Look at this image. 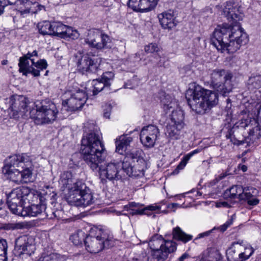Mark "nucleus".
Returning <instances> with one entry per match:
<instances>
[{"instance_id":"4c0bfd02","label":"nucleus","mask_w":261,"mask_h":261,"mask_svg":"<svg viewBox=\"0 0 261 261\" xmlns=\"http://www.w3.org/2000/svg\"><path fill=\"white\" fill-rule=\"evenodd\" d=\"M66 27V25L60 22H53L51 35L58 36L61 38V36H63Z\"/></svg>"},{"instance_id":"b1692460","label":"nucleus","mask_w":261,"mask_h":261,"mask_svg":"<svg viewBox=\"0 0 261 261\" xmlns=\"http://www.w3.org/2000/svg\"><path fill=\"white\" fill-rule=\"evenodd\" d=\"M147 169V163H145V167L142 168L141 165L136 163L133 166L127 163V161L123 162V170L126 175L130 177H142L144 175V172Z\"/></svg>"},{"instance_id":"ea45409f","label":"nucleus","mask_w":261,"mask_h":261,"mask_svg":"<svg viewBox=\"0 0 261 261\" xmlns=\"http://www.w3.org/2000/svg\"><path fill=\"white\" fill-rule=\"evenodd\" d=\"M248 88L251 90L261 88V75L251 76L248 81Z\"/></svg>"},{"instance_id":"09e8293b","label":"nucleus","mask_w":261,"mask_h":261,"mask_svg":"<svg viewBox=\"0 0 261 261\" xmlns=\"http://www.w3.org/2000/svg\"><path fill=\"white\" fill-rule=\"evenodd\" d=\"M61 213V211H57V212H53L51 214L49 215L47 212H45L46 216L49 219H53L54 218H59V213Z\"/></svg>"},{"instance_id":"052dcab7","label":"nucleus","mask_w":261,"mask_h":261,"mask_svg":"<svg viewBox=\"0 0 261 261\" xmlns=\"http://www.w3.org/2000/svg\"><path fill=\"white\" fill-rule=\"evenodd\" d=\"M242 170H243V171L245 172L247 170V167L243 165L242 167Z\"/></svg>"},{"instance_id":"c03bdc74","label":"nucleus","mask_w":261,"mask_h":261,"mask_svg":"<svg viewBox=\"0 0 261 261\" xmlns=\"http://www.w3.org/2000/svg\"><path fill=\"white\" fill-rule=\"evenodd\" d=\"M145 50L148 53H153L158 52L159 50V47L155 43H150L145 47Z\"/></svg>"},{"instance_id":"680f3d73","label":"nucleus","mask_w":261,"mask_h":261,"mask_svg":"<svg viewBox=\"0 0 261 261\" xmlns=\"http://www.w3.org/2000/svg\"><path fill=\"white\" fill-rule=\"evenodd\" d=\"M201 195H202V194H201V192H199V191H198V192H197V196H201Z\"/></svg>"},{"instance_id":"bb28decb","label":"nucleus","mask_w":261,"mask_h":261,"mask_svg":"<svg viewBox=\"0 0 261 261\" xmlns=\"http://www.w3.org/2000/svg\"><path fill=\"white\" fill-rule=\"evenodd\" d=\"M32 196H33V194L30 192L29 188L20 187L12 190L8 195L7 199H24L26 197V199H27L28 197H31Z\"/></svg>"},{"instance_id":"5701e85b","label":"nucleus","mask_w":261,"mask_h":261,"mask_svg":"<svg viewBox=\"0 0 261 261\" xmlns=\"http://www.w3.org/2000/svg\"><path fill=\"white\" fill-rule=\"evenodd\" d=\"M16 10L22 17H27L32 12H36L33 6V2L30 0H16L14 3Z\"/></svg>"},{"instance_id":"338daca9","label":"nucleus","mask_w":261,"mask_h":261,"mask_svg":"<svg viewBox=\"0 0 261 261\" xmlns=\"http://www.w3.org/2000/svg\"><path fill=\"white\" fill-rule=\"evenodd\" d=\"M226 137H227V138H229L228 136L227 135H226Z\"/></svg>"},{"instance_id":"72a5a7b5","label":"nucleus","mask_w":261,"mask_h":261,"mask_svg":"<svg viewBox=\"0 0 261 261\" xmlns=\"http://www.w3.org/2000/svg\"><path fill=\"white\" fill-rule=\"evenodd\" d=\"M182 127H178V124H174L171 123L167 125L166 134L171 138L177 139L180 134V130Z\"/></svg>"},{"instance_id":"49530a36","label":"nucleus","mask_w":261,"mask_h":261,"mask_svg":"<svg viewBox=\"0 0 261 261\" xmlns=\"http://www.w3.org/2000/svg\"><path fill=\"white\" fill-rule=\"evenodd\" d=\"M232 222L233 219L231 218V219L227 221L224 224L220 226L219 229L221 231L223 232L225 231L227 229V228L232 224Z\"/></svg>"},{"instance_id":"bf43d9fd","label":"nucleus","mask_w":261,"mask_h":261,"mask_svg":"<svg viewBox=\"0 0 261 261\" xmlns=\"http://www.w3.org/2000/svg\"><path fill=\"white\" fill-rule=\"evenodd\" d=\"M7 63H8V61L6 60H4L2 61V64L4 65H6L7 64Z\"/></svg>"},{"instance_id":"f03ea898","label":"nucleus","mask_w":261,"mask_h":261,"mask_svg":"<svg viewBox=\"0 0 261 261\" xmlns=\"http://www.w3.org/2000/svg\"><path fill=\"white\" fill-rule=\"evenodd\" d=\"M9 109L12 112V116L15 119L19 117L26 118L30 117L34 120L37 124L49 123L53 122L57 117L58 110L54 102L45 99L39 103H36V108L30 109L31 103L29 99L21 95H13L10 98Z\"/></svg>"},{"instance_id":"4468645a","label":"nucleus","mask_w":261,"mask_h":261,"mask_svg":"<svg viewBox=\"0 0 261 261\" xmlns=\"http://www.w3.org/2000/svg\"><path fill=\"white\" fill-rule=\"evenodd\" d=\"M70 97L63 101L64 106H67L71 111H75L82 108L87 99V95L84 90L77 88L70 90Z\"/></svg>"},{"instance_id":"f8f14e48","label":"nucleus","mask_w":261,"mask_h":261,"mask_svg":"<svg viewBox=\"0 0 261 261\" xmlns=\"http://www.w3.org/2000/svg\"><path fill=\"white\" fill-rule=\"evenodd\" d=\"M85 42L89 47L101 49L111 47L110 37L103 34L100 30L95 29L90 30L88 32Z\"/></svg>"},{"instance_id":"f3484780","label":"nucleus","mask_w":261,"mask_h":261,"mask_svg":"<svg viewBox=\"0 0 261 261\" xmlns=\"http://www.w3.org/2000/svg\"><path fill=\"white\" fill-rule=\"evenodd\" d=\"M32 237L26 235L17 238L15 242V251L19 256L22 254L31 255L34 252L35 246Z\"/></svg>"},{"instance_id":"423d86ee","label":"nucleus","mask_w":261,"mask_h":261,"mask_svg":"<svg viewBox=\"0 0 261 261\" xmlns=\"http://www.w3.org/2000/svg\"><path fill=\"white\" fill-rule=\"evenodd\" d=\"M29 161V157L25 153L12 155L6 160L2 172L11 180L20 184L21 168H24L25 164Z\"/></svg>"},{"instance_id":"cd10ccee","label":"nucleus","mask_w":261,"mask_h":261,"mask_svg":"<svg viewBox=\"0 0 261 261\" xmlns=\"http://www.w3.org/2000/svg\"><path fill=\"white\" fill-rule=\"evenodd\" d=\"M24 199H7V203L10 211L14 214L20 216L23 209Z\"/></svg>"},{"instance_id":"2f4dec72","label":"nucleus","mask_w":261,"mask_h":261,"mask_svg":"<svg viewBox=\"0 0 261 261\" xmlns=\"http://www.w3.org/2000/svg\"><path fill=\"white\" fill-rule=\"evenodd\" d=\"M244 192L243 188L239 185L232 186L229 189L226 190L225 195L228 196L232 199H238L241 200L242 193Z\"/></svg>"},{"instance_id":"4be33fe9","label":"nucleus","mask_w":261,"mask_h":261,"mask_svg":"<svg viewBox=\"0 0 261 261\" xmlns=\"http://www.w3.org/2000/svg\"><path fill=\"white\" fill-rule=\"evenodd\" d=\"M158 17L160 24L164 29L171 30L177 24L175 13L171 10L159 14Z\"/></svg>"},{"instance_id":"79ce46f5","label":"nucleus","mask_w":261,"mask_h":261,"mask_svg":"<svg viewBox=\"0 0 261 261\" xmlns=\"http://www.w3.org/2000/svg\"><path fill=\"white\" fill-rule=\"evenodd\" d=\"M244 192L242 193V198H241L242 200H248V199L253 197L254 196H255L257 194V190L252 187L250 188H243Z\"/></svg>"},{"instance_id":"e433bc0d","label":"nucleus","mask_w":261,"mask_h":261,"mask_svg":"<svg viewBox=\"0 0 261 261\" xmlns=\"http://www.w3.org/2000/svg\"><path fill=\"white\" fill-rule=\"evenodd\" d=\"M37 27L40 34L51 35L52 22L47 21L40 22Z\"/></svg>"},{"instance_id":"58836bf2","label":"nucleus","mask_w":261,"mask_h":261,"mask_svg":"<svg viewBox=\"0 0 261 261\" xmlns=\"http://www.w3.org/2000/svg\"><path fill=\"white\" fill-rule=\"evenodd\" d=\"M79 37V34L77 30H73V29L70 27L67 26L64 30L63 36H61V38L65 39H76Z\"/></svg>"},{"instance_id":"393cba45","label":"nucleus","mask_w":261,"mask_h":261,"mask_svg":"<svg viewBox=\"0 0 261 261\" xmlns=\"http://www.w3.org/2000/svg\"><path fill=\"white\" fill-rule=\"evenodd\" d=\"M46 206L42 203L32 204L30 206L24 207L20 216H33L35 217L45 212Z\"/></svg>"},{"instance_id":"2eb2a0df","label":"nucleus","mask_w":261,"mask_h":261,"mask_svg":"<svg viewBox=\"0 0 261 261\" xmlns=\"http://www.w3.org/2000/svg\"><path fill=\"white\" fill-rule=\"evenodd\" d=\"M75 59L77 69L82 73H95L97 71L99 64L89 55L79 53L75 56Z\"/></svg>"},{"instance_id":"e2e57ef3","label":"nucleus","mask_w":261,"mask_h":261,"mask_svg":"<svg viewBox=\"0 0 261 261\" xmlns=\"http://www.w3.org/2000/svg\"><path fill=\"white\" fill-rule=\"evenodd\" d=\"M158 64L159 65V66H160L163 65V64L161 63V61L159 63H158Z\"/></svg>"},{"instance_id":"c9c22d12","label":"nucleus","mask_w":261,"mask_h":261,"mask_svg":"<svg viewBox=\"0 0 261 261\" xmlns=\"http://www.w3.org/2000/svg\"><path fill=\"white\" fill-rule=\"evenodd\" d=\"M161 210V206L160 204L155 203L148 205L144 207L143 209L138 211L136 213L140 215H147L148 216H151L153 215V217H155V215L153 214L151 212L158 211Z\"/></svg>"},{"instance_id":"20e7f679","label":"nucleus","mask_w":261,"mask_h":261,"mask_svg":"<svg viewBox=\"0 0 261 261\" xmlns=\"http://www.w3.org/2000/svg\"><path fill=\"white\" fill-rule=\"evenodd\" d=\"M188 103L193 111L198 114L205 111L218 102V95L215 92L204 89L198 85H193L187 91Z\"/></svg>"},{"instance_id":"7ed1b4c3","label":"nucleus","mask_w":261,"mask_h":261,"mask_svg":"<svg viewBox=\"0 0 261 261\" xmlns=\"http://www.w3.org/2000/svg\"><path fill=\"white\" fill-rule=\"evenodd\" d=\"M247 34L239 22L218 26L211 38L212 44L218 50L233 54L248 42Z\"/></svg>"},{"instance_id":"37998d69","label":"nucleus","mask_w":261,"mask_h":261,"mask_svg":"<svg viewBox=\"0 0 261 261\" xmlns=\"http://www.w3.org/2000/svg\"><path fill=\"white\" fill-rule=\"evenodd\" d=\"M7 243L6 240H0V261H7Z\"/></svg>"},{"instance_id":"6ab92c4d","label":"nucleus","mask_w":261,"mask_h":261,"mask_svg":"<svg viewBox=\"0 0 261 261\" xmlns=\"http://www.w3.org/2000/svg\"><path fill=\"white\" fill-rule=\"evenodd\" d=\"M222 14L231 23L239 22L243 18L242 8L238 4L227 2L223 8Z\"/></svg>"},{"instance_id":"a19ab883","label":"nucleus","mask_w":261,"mask_h":261,"mask_svg":"<svg viewBox=\"0 0 261 261\" xmlns=\"http://www.w3.org/2000/svg\"><path fill=\"white\" fill-rule=\"evenodd\" d=\"M32 179V171L26 167V163L24 165V168H21V182L27 183L31 182Z\"/></svg>"},{"instance_id":"6e6552de","label":"nucleus","mask_w":261,"mask_h":261,"mask_svg":"<svg viewBox=\"0 0 261 261\" xmlns=\"http://www.w3.org/2000/svg\"><path fill=\"white\" fill-rule=\"evenodd\" d=\"M75 188L76 189L71 190L70 194L66 197L70 205L86 207L94 202L95 199L90 189L82 181L76 183Z\"/></svg>"},{"instance_id":"a18cd8bd","label":"nucleus","mask_w":261,"mask_h":261,"mask_svg":"<svg viewBox=\"0 0 261 261\" xmlns=\"http://www.w3.org/2000/svg\"><path fill=\"white\" fill-rule=\"evenodd\" d=\"M33 7H34V9H35L36 12H32V14H36L38 13L39 11L45 9L44 6L39 4L38 3L35 1L33 2Z\"/></svg>"},{"instance_id":"69168bd1","label":"nucleus","mask_w":261,"mask_h":261,"mask_svg":"<svg viewBox=\"0 0 261 261\" xmlns=\"http://www.w3.org/2000/svg\"><path fill=\"white\" fill-rule=\"evenodd\" d=\"M47 72H48V71H46L45 72V75H47Z\"/></svg>"},{"instance_id":"6e6d98bb","label":"nucleus","mask_w":261,"mask_h":261,"mask_svg":"<svg viewBox=\"0 0 261 261\" xmlns=\"http://www.w3.org/2000/svg\"><path fill=\"white\" fill-rule=\"evenodd\" d=\"M189 258V255L188 253H184L179 258L178 261H185L186 259Z\"/></svg>"},{"instance_id":"0eeeda50","label":"nucleus","mask_w":261,"mask_h":261,"mask_svg":"<svg viewBox=\"0 0 261 261\" xmlns=\"http://www.w3.org/2000/svg\"><path fill=\"white\" fill-rule=\"evenodd\" d=\"M38 57V54L36 50L31 53L28 52L20 57L18 63L19 72L25 75L28 73H31L34 76H39L40 71L46 69L48 65L45 59H40L35 62V58Z\"/></svg>"},{"instance_id":"ddd939ff","label":"nucleus","mask_w":261,"mask_h":261,"mask_svg":"<svg viewBox=\"0 0 261 261\" xmlns=\"http://www.w3.org/2000/svg\"><path fill=\"white\" fill-rule=\"evenodd\" d=\"M163 108L166 113L172 111L171 121L169 123L174 124H178V127H183L184 123V113L183 111L180 109L173 110L177 106L176 102L174 99H172L169 95L165 96V98L162 100Z\"/></svg>"},{"instance_id":"9d476101","label":"nucleus","mask_w":261,"mask_h":261,"mask_svg":"<svg viewBox=\"0 0 261 261\" xmlns=\"http://www.w3.org/2000/svg\"><path fill=\"white\" fill-rule=\"evenodd\" d=\"M113 245L112 241L106 239L101 230L96 228L90 230L85 241L86 250L92 253H98L103 248H109Z\"/></svg>"},{"instance_id":"c756f323","label":"nucleus","mask_w":261,"mask_h":261,"mask_svg":"<svg viewBox=\"0 0 261 261\" xmlns=\"http://www.w3.org/2000/svg\"><path fill=\"white\" fill-rule=\"evenodd\" d=\"M144 152L141 149H133L127 154V158L131 159L134 162L136 161L137 163L139 164L142 168L145 167L146 161L143 158Z\"/></svg>"},{"instance_id":"a211bd4d","label":"nucleus","mask_w":261,"mask_h":261,"mask_svg":"<svg viewBox=\"0 0 261 261\" xmlns=\"http://www.w3.org/2000/svg\"><path fill=\"white\" fill-rule=\"evenodd\" d=\"M114 73L111 71L104 72L100 79L93 81V94L96 95L99 92L104 91L106 92H110L111 83L113 81Z\"/></svg>"},{"instance_id":"c85d7f7f","label":"nucleus","mask_w":261,"mask_h":261,"mask_svg":"<svg viewBox=\"0 0 261 261\" xmlns=\"http://www.w3.org/2000/svg\"><path fill=\"white\" fill-rule=\"evenodd\" d=\"M132 141V138L130 137L120 136L116 141V151L120 154H123Z\"/></svg>"},{"instance_id":"39448f33","label":"nucleus","mask_w":261,"mask_h":261,"mask_svg":"<svg viewBox=\"0 0 261 261\" xmlns=\"http://www.w3.org/2000/svg\"><path fill=\"white\" fill-rule=\"evenodd\" d=\"M152 256L147 261H164L169 254L176 250V244L173 241L165 240L161 236H154L149 243Z\"/></svg>"},{"instance_id":"603ef678","label":"nucleus","mask_w":261,"mask_h":261,"mask_svg":"<svg viewBox=\"0 0 261 261\" xmlns=\"http://www.w3.org/2000/svg\"><path fill=\"white\" fill-rule=\"evenodd\" d=\"M214 229H215V228H214ZM213 230V229L210 230L208 231H206L205 232H202V233H200L198 235L197 237L195 239H200L202 238L207 237L212 232Z\"/></svg>"},{"instance_id":"3c124183","label":"nucleus","mask_w":261,"mask_h":261,"mask_svg":"<svg viewBox=\"0 0 261 261\" xmlns=\"http://www.w3.org/2000/svg\"><path fill=\"white\" fill-rule=\"evenodd\" d=\"M180 72L185 74H190L191 72V67L189 65L184 67L181 69Z\"/></svg>"},{"instance_id":"473e14b6","label":"nucleus","mask_w":261,"mask_h":261,"mask_svg":"<svg viewBox=\"0 0 261 261\" xmlns=\"http://www.w3.org/2000/svg\"><path fill=\"white\" fill-rule=\"evenodd\" d=\"M199 152L200 150L197 149L192 151L190 153L185 155L176 167V169L173 171V174H177L179 172L180 170H182L185 167L191 158L194 154L198 153Z\"/></svg>"},{"instance_id":"13d9d810","label":"nucleus","mask_w":261,"mask_h":261,"mask_svg":"<svg viewBox=\"0 0 261 261\" xmlns=\"http://www.w3.org/2000/svg\"><path fill=\"white\" fill-rule=\"evenodd\" d=\"M171 205H172V208H174V207H176L177 206L179 205V204H178L177 203H173L171 204Z\"/></svg>"},{"instance_id":"864d4df0","label":"nucleus","mask_w":261,"mask_h":261,"mask_svg":"<svg viewBox=\"0 0 261 261\" xmlns=\"http://www.w3.org/2000/svg\"><path fill=\"white\" fill-rule=\"evenodd\" d=\"M17 225L16 224H8L5 226V229L7 230H14L18 228Z\"/></svg>"},{"instance_id":"5fc2aeb1","label":"nucleus","mask_w":261,"mask_h":261,"mask_svg":"<svg viewBox=\"0 0 261 261\" xmlns=\"http://www.w3.org/2000/svg\"><path fill=\"white\" fill-rule=\"evenodd\" d=\"M50 259V258L49 256H46L45 254H43L38 260L35 261H49Z\"/></svg>"},{"instance_id":"4d7b16f0","label":"nucleus","mask_w":261,"mask_h":261,"mask_svg":"<svg viewBox=\"0 0 261 261\" xmlns=\"http://www.w3.org/2000/svg\"><path fill=\"white\" fill-rule=\"evenodd\" d=\"M103 116L106 118H109L110 116V113L109 112H105L103 114Z\"/></svg>"},{"instance_id":"8fccbe9b","label":"nucleus","mask_w":261,"mask_h":261,"mask_svg":"<svg viewBox=\"0 0 261 261\" xmlns=\"http://www.w3.org/2000/svg\"><path fill=\"white\" fill-rule=\"evenodd\" d=\"M259 199L253 197L247 200V203L250 205H256L259 203Z\"/></svg>"},{"instance_id":"de8ad7c7","label":"nucleus","mask_w":261,"mask_h":261,"mask_svg":"<svg viewBox=\"0 0 261 261\" xmlns=\"http://www.w3.org/2000/svg\"><path fill=\"white\" fill-rule=\"evenodd\" d=\"M8 4L12 5L13 3H11L9 1H0V15L4 13L5 7L7 6Z\"/></svg>"},{"instance_id":"9b49d317","label":"nucleus","mask_w":261,"mask_h":261,"mask_svg":"<svg viewBox=\"0 0 261 261\" xmlns=\"http://www.w3.org/2000/svg\"><path fill=\"white\" fill-rule=\"evenodd\" d=\"M254 249L249 245L244 244L243 241L233 242L226 250L229 261H245L253 253Z\"/></svg>"},{"instance_id":"dca6fc26","label":"nucleus","mask_w":261,"mask_h":261,"mask_svg":"<svg viewBox=\"0 0 261 261\" xmlns=\"http://www.w3.org/2000/svg\"><path fill=\"white\" fill-rule=\"evenodd\" d=\"M160 136L159 129L154 125H148L142 128L140 134V139L142 144L148 148L154 146Z\"/></svg>"},{"instance_id":"aec40b11","label":"nucleus","mask_w":261,"mask_h":261,"mask_svg":"<svg viewBox=\"0 0 261 261\" xmlns=\"http://www.w3.org/2000/svg\"><path fill=\"white\" fill-rule=\"evenodd\" d=\"M244 127L249 128L248 139L252 143L261 137V125L258 121L254 118H247L245 120Z\"/></svg>"},{"instance_id":"1a4fd4ad","label":"nucleus","mask_w":261,"mask_h":261,"mask_svg":"<svg viewBox=\"0 0 261 261\" xmlns=\"http://www.w3.org/2000/svg\"><path fill=\"white\" fill-rule=\"evenodd\" d=\"M232 73L224 69H215L211 73V84L223 96H226L233 88Z\"/></svg>"},{"instance_id":"f257e3e1","label":"nucleus","mask_w":261,"mask_h":261,"mask_svg":"<svg viewBox=\"0 0 261 261\" xmlns=\"http://www.w3.org/2000/svg\"><path fill=\"white\" fill-rule=\"evenodd\" d=\"M83 135L81 152L83 159L93 171L98 168L99 177L103 182L121 179L124 173L123 162H109L102 164L105 151L104 144L100 140L101 135L97 130H89Z\"/></svg>"},{"instance_id":"412c9836","label":"nucleus","mask_w":261,"mask_h":261,"mask_svg":"<svg viewBox=\"0 0 261 261\" xmlns=\"http://www.w3.org/2000/svg\"><path fill=\"white\" fill-rule=\"evenodd\" d=\"M159 0H129L128 6L137 12H147L156 5Z\"/></svg>"},{"instance_id":"7c9ffc66","label":"nucleus","mask_w":261,"mask_h":261,"mask_svg":"<svg viewBox=\"0 0 261 261\" xmlns=\"http://www.w3.org/2000/svg\"><path fill=\"white\" fill-rule=\"evenodd\" d=\"M172 234L173 239L177 241H181L184 243H186L193 238L192 235L186 233L178 226L173 228Z\"/></svg>"},{"instance_id":"0e129e2a","label":"nucleus","mask_w":261,"mask_h":261,"mask_svg":"<svg viewBox=\"0 0 261 261\" xmlns=\"http://www.w3.org/2000/svg\"><path fill=\"white\" fill-rule=\"evenodd\" d=\"M135 55L136 57L138 56V57L140 58V55L139 54H136Z\"/></svg>"},{"instance_id":"f704fd0d","label":"nucleus","mask_w":261,"mask_h":261,"mask_svg":"<svg viewBox=\"0 0 261 261\" xmlns=\"http://www.w3.org/2000/svg\"><path fill=\"white\" fill-rule=\"evenodd\" d=\"M86 236L83 231L79 230L70 236V240L75 245H80L82 244L83 242L85 243Z\"/></svg>"},{"instance_id":"a878e982","label":"nucleus","mask_w":261,"mask_h":261,"mask_svg":"<svg viewBox=\"0 0 261 261\" xmlns=\"http://www.w3.org/2000/svg\"><path fill=\"white\" fill-rule=\"evenodd\" d=\"M80 180H75L73 178V175L70 172H64L63 173L60 177V183L63 186L68 188L69 192L67 195L70 194L71 190H76L75 184Z\"/></svg>"}]
</instances>
